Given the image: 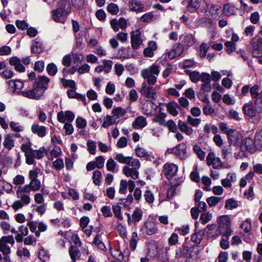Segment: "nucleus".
<instances>
[{"instance_id": "obj_56", "label": "nucleus", "mask_w": 262, "mask_h": 262, "mask_svg": "<svg viewBox=\"0 0 262 262\" xmlns=\"http://www.w3.org/2000/svg\"><path fill=\"white\" fill-rule=\"evenodd\" d=\"M221 200V198L212 196L208 198L206 200V201L209 207H212L216 205Z\"/></svg>"}, {"instance_id": "obj_45", "label": "nucleus", "mask_w": 262, "mask_h": 262, "mask_svg": "<svg viewBox=\"0 0 262 262\" xmlns=\"http://www.w3.org/2000/svg\"><path fill=\"white\" fill-rule=\"evenodd\" d=\"M166 117V115L165 113H161L153 118L152 121L154 122L158 123L161 125L164 126L166 124V121L165 120Z\"/></svg>"}, {"instance_id": "obj_54", "label": "nucleus", "mask_w": 262, "mask_h": 262, "mask_svg": "<svg viewBox=\"0 0 262 262\" xmlns=\"http://www.w3.org/2000/svg\"><path fill=\"white\" fill-rule=\"evenodd\" d=\"M202 182L204 185L203 189L209 191L211 190L210 185L211 184V179L207 176H203L202 178Z\"/></svg>"}, {"instance_id": "obj_50", "label": "nucleus", "mask_w": 262, "mask_h": 262, "mask_svg": "<svg viewBox=\"0 0 262 262\" xmlns=\"http://www.w3.org/2000/svg\"><path fill=\"white\" fill-rule=\"evenodd\" d=\"M102 173L100 170H96L94 171L93 180L94 183L96 185H100L101 182Z\"/></svg>"}, {"instance_id": "obj_3", "label": "nucleus", "mask_w": 262, "mask_h": 262, "mask_svg": "<svg viewBox=\"0 0 262 262\" xmlns=\"http://www.w3.org/2000/svg\"><path fill=\"white\" fill-rule=\"evenodd\" d=\"M140 166L141 164L138 159L133 160L131 163L123 167V173L127 177L136 180L139 178V169Z\"/></svg>"}, {"instance_id": "obj_35", "label": "nucleus", "mask_w": 262, "mask_h": 262, "mask_svg": "<svg viewBox=\"0 0 262 262\" xmlns=\"http://www.w3.org/2000/svg\"><path fill=\"white\" fill-rule=\"evenodd\" d=\"M254 145L257 149H262V129L256 133L254 136Z\"/></svg>"}, {"instance_id": "obj_20", "label": "nucleus", "mask_w": 262, "mask_h": 262, "mask_svg": "<svg viewBox=\"0 0 262 262\" xmlns=\"http://www.w3.org/2000/svg\"><path fill=\"white\" fill-rule=\"evenodd\" d=\"M50 79L46 76H40L38 77L34 82V84L39 89L43 90L45 92L48 87V83Z\"/></svg>"}, {"instance_id": "obj_38", "label": "nucleus", "mask_w": 262, "mask_h": 262, "mask_svg": "<svg viewBox=\"0 0 262 262\" xmlns=\"http://www.w3.org/2000/svg\"><path fill=\"white\" fill-rule=\"evenodd\" d=\"M201 5V0H190L187 5V9L190 12H194Z\"/></svg>"}, {"instance_id": "obj_34", "label": "nucleus", "mask_w": 262, "mask_h": 262, "mask_svg": "<svg viewBox=\"0 0 262 262\" xmlns=\"http://www.w3.org/2000/svg\"><path fill=\"white\" fill-rule=\"evenodd\" d=\"M69 253L72 260H77L80 256L81 253L78 248L75 246H71L69 248Z\"/></svg>"}, {"instance_id": "obj_14", "label": "nucleus", "mask_w": 262, "mask_h": 262, "mask_svg": "<svg viewBox=\"0 0 262 262\" xmlns=\"http://www.w3.org/2000/svg\"><path fill=\"white\" fill-rule=\"evenodd\" d=\"M178 170L177 165L173 163H165L163 167V172L165 177L170 180L173 176H174Z\"/></svg>"}, {"instance_id": "obj_60", "label": "nucleus", "mask_w": 262, "mask_h": 262, "mask_svg": "<svg viewBox=\"0 0 262 262\" xmlns=\"http://www.w3.org/2000/svg\"><path fill=\"white\" fill-rule=\"evenodd\" d=\"M47 71L50 76H54L57 72L56 66L53 63L48 64L47 66Z\"/></svg>"}, {"instance_id": "obj_28", "label": "nucleus", "mask_w": 262, "mask_h": 262, "mask_svg": "<svg viewBox=\"0 0 262 262\" xmlns=\"http://www.w3.org/2000/svg\"><path fill=\"white\" fill-rule=\"evenodd\" d=\"M31 52L34 54H39L44 51V46L37 38L34 40L32 43Z\"/></svg>"}, {"instance_id": "obj_27", "label": "nucleus", "mask_w": 262, "mask_h": 262, "mask_svg": "<svg viewBox=\"0 0 262 262\" xmlns=\"http://www.w3.org/2000/svg\"><path fill=\"white\" fill-rule=\"evenodd\" d=\"M147 125L146 118L143 116H139L132 123V127L136 129H142Z\"/></svg>"}, {"instance_id": "obj_2", "label": "nucleus", "mask_w": 262, "mask_h": 262, "mask_svg": "<svg viewBox=\"0 0 262 262\" xmlns=\"http://www.w3.org/2000/svg\"><path fill=\"white\" fill-rule=\"evenodd\" d=\"M160 72V66L156 63L142 69L141 71V76L145 80L143 82H146L148 84H155Z\"/></svg>"}, {"instance_id": "obj_1", "label": "nucleus", "mask_w": 262, "mask_h": 262, "mask_svg": "<svg viewBox=\"0 0 262 262\" xmlns=\"http://www.w3.org/2000/svg\"><path fill=\"white\" fill-rule=\"evenodd\" d=\"M28 186H19L16 191L17 197L19 200L15 201L12 207L16 211L25 206L28 205L31 201L30 192Z\"/></svg>"}, {"instance_id": "obj_58", "label": "nucleus", "mask_w": 262, "mask_h": 262, "mask_svg": "<svg viewBox=\"0 0 262 262\" xmlns=\"http://www.w3.org/2000/svg\"><path fill=\"white\" fill-rule=\"evenodd\" d=\"M225 46L226 52L229 54L234 52L236 49V45L232 41H228L225 42Z\"/></svg>"}, {"instance_id": "obj_26", "label": "nucleus", "mask_w": 262, "mask_h": 262, "mask_svg": "<svg viewBox=\"0 0 262 262\" xmlns=\"http://www.w3.org/2000/svg\"><path fill=\"white\" fill-rule=\"evenodd\" d=\"M146 233L149 235L156 233L158 228L156 224L150 220L147 221L144 224Z\"/></svg>"}, {"instance_id": "obj_64", "label": "nucleus", "mask_w": 262, "mask_h": 262, "mask_svg": "<svg viewBox=\"0 0 262 262\" xmlns=\"http://www.w3.org/2000/svg\"><path fill=\"white\" fill-rule=\"evenodd\" d=\"M26 157V162L29 165H31L34 163L35 155L34 154V150L25 155Z\"/></svg>"}, {"instance_id": "obj_53", "label": "nucleus", "mask_w": 262, "mask_h": 262, "mask_svg": "<svg viewBox=\"0 0 262 262\" xmlns=\"http://www.w3.org/2000/svg\"><path fill=\"white\" fill-rule=\"evenodd\" d=\"M145 201L148 204H151L154 202L155 197L153 193L149 190H146L143 194Z\"/></svg>"}, {"instance_id": "obj_4", "label": "nucleus", "mask_w": 262, "mask_h": 262, "mask_svg": "<svg viewBox=\"0 0 262 262\" xmlns=\"http://www.w3.org/2000/svg\"><path fill=\"white\" fill-rule=\"evenodd\" d=\"M244 113L251 118H253V122L258 123L261 119L260 114L262 113V108L259 106L255 107L252 104L246 103L243 107Z\"/></svg>"}, {"instance_id": "obj_32", "label": "nucleus", "mask_w": 262, "mask_h": 262, "mask_svg": "<svg viewBox=\"0 0 262 262\" xmlns=\"http://www.w3.org/2000/svg\"><path fill=\"white\" fill-rule=\"evenodd\" d=\"M178 127L180 130L188 136H190L193 133V129L191 127H189L188 124L181 121L179 120L178 123Z\"/></svg>"}, {"instance_id": "obj_9", "label": "nucleus", "mask_w": 262, "mask_h": 262, "mask_svg": "<svg viewBox=\"0 0 262 262\" xmlns=\"http://www.w3.org/2000/svg\"><path fill=\"white\" fill-rule=\"evenodd\" d=\"M15 243L12 235L3 236L0 238V251L3 255H9L11 252V248L8 244L13 246Z\"/></svg>"}, {"instance_id": "obj_39", "label": "nucleus", "mask_w": 262, "mask_h": 262, "mask_svg": "<svg viewBox=\"0 0 262 262\" xmlns=\"http://www.w3.org/2000/svg\"><path fill=\"white\" fill-rule=\"evenodd\" d=\"M236 9L234 5L230 4H226L224 6L223 13L227 16H230L235 14Z\"/></svg>"}, {"instance_id": "obj_46", "label": "nucleus", "mask_w": 262, "mask_h": 262, "mask_svg": "<svg viewBox=\"0 0 262 262\" xmlns=\"http://www.w3.org/2000/svg\"><path fill=\"white\" fill-rule=\"evenodd\" d=\"M87 149L91 155L96 153L97 143L92 140H89L86 142Z\"/></svg>"}, {"instance_id": "obj_30", "label": "nucleus", "mask_w": 262, "mask_h": 262, "mask_svg": "<svg viewBox=\"0 0 262 262\" xmlns=\"http://www.w3.org/2000/svg\"><path fill=\"white\" fill-rule=\"evenodd\" d=\"M167 112L173 116H176L178 114L177 108H179L178 104L174 101H171L165 104Z\"/></svg>"}, {"instance_id": "obj_22", "label": "nucleus", "mask_w": 262, "mask_h": 262, "mask_svg": "<svg viewBox=\"0 0 262 262\" xmlns=\"http://www.w3.org/2000/svg\"><path fill=\"white\" fill-rule=\"evenodd\" d=\"M254 141L251 138H245L242 139L239 145L242 149L253 152L254 150L253 146Z\"/></svg>"}, {"instance_id": "obj_40", "label": "nucleus", "mask_w": 262, "mask_h": 262, "mask_svg": "<svg viewBox=\"0 0 262 262\" xmlns=\"http://www.w3.org/2000/svg\"><path fill=\"white\" fill-rule=\"evenodd\" d=\"M113 116L115 119L119 120V118L124 116L126 113V111L121 107H117L114 108L112 110Z\"/></svg>"}, {"instance_id": "obj_18", "label": "nucleus", "mask_w": 262, "mask_h": 262, "mask_svg": "<svg viewBox=\"0 0 262 262\" xmlns=\"http://www.w3.org/2000/svg\"><path fill=\"white\" fill-rule=\"evenodd\" d=\"M48 128L43 125L34 123L31 126V131L40 138L45 137L47 134Z\"/></svg>"}, {"instance_id": "obj_24", "label": "nucleus", "mask_w": 262, "mask_h": 262, "mask_svg": "<svg viewBox=\"0 0 262 262\" xmlns=\"http://www.w3.org/2000/svg\"><path fill=\"white\" fill-rule=\"evenodd\" d=\"M100 121H102V127L106 128L109 126L114 124L118 123L119 120L115 119L114 116L107 115L105 116L103 119L99 118L98 119Z\"/></svg>"}, {"instance_id": "obj_29", "label": "nucleus", "mask_w": 262, "mask_h": 262, "mask_svg": "<svg viewBox=\"0 0 262 262\" xmlns=\"http://www.w3.org/2000/svg\"><path fill=\"white\" fill-rule=\"evenodd\" d=\"M3 145L8 150H11L14 146V140L11 134H7L4 137Z\"/></svg>"}, {"instance_id": "obj_37", "label": "nucleus", "mask_w": 262, "mask_h": 262, "mask_svg": "<svg viewBox=\"0 0 262 262\" xmlns=\"http://www.w3.org/2000/svg\"><path fill=\"white\" fill-rule=\"evenodd\" d=\"M143 212L141 208H136L132 215V224L138 222L141 220Z\"/></svg>"}, {"instance_id": "obj_57", "label": "nucleus", "mask_w": 262, "mask_h": 262, "mask_svg": "<svg viewBox=\"0 0 262 262\" xmlns=\"http://www.w3.org/2000/svg\"><path fill=\"white\" fill-rule=\"evenodd\" d=\"M16 254L19 257H24L27 258L30 256V252L26 247L18 249L17 250Z\"/></svg>"}, {"instance_id": "obj_21", "label": "nucleus", "mask_w": 262, "mask_h": 262, "mask_svg": "<svg viewBox=\"0 0 262 262\" xmlns=\"http://www.w3.org/2000/svg\"><path fill=\"white\" fill-rule=\"evenodd\" d=\"M9 63L11 66H14L15 70L18 72L21 73L25 71V67L21 64V59L16 56L9 59Z\"/></svg>"}, {"instance_id": "obj_19", "label": "nucleus", "mask_w": 262, "mask_h": 262, "mask_svg": "<svg viewBox=\"0 0 262 262\" xmlns=\"http://www.w3.org/2000/svg\"><path fill=\"white\" fill-rule=\"evenodd\" d=\"M129 9L131 11L136 13L141 12L144 11V5L140 1L131 0L128 3Z\"/></svg>"}, {"instance_id": "obj_47", "label": "nucleus", "mask_w": 262, "mask_h": 262, "mask_svg": "<svg viewBox=\"0 0 262 262\" xmlns=\"http://www.w3.org/2000/svg\"><path fill=\"white\" fill-rule=\"evenodd\" d=\"M60 82L64 88L69 87L71 89H76V83L73 80H68L62 78L60 79Z\"/></svg>"}, {"instance_id": "obj_33", "label": "nucleus", "mask_w": 262, "mask_h": 262, "mask_svg": "<svg viewBox=\"0 0 262 262\" xmlns=\"http://www.w3.org/2000/svg\"><path fill=\"white\" fill-rule=\"evenodd\" d=\"M106 167L108 171L113 173H117L119 171L117 164L111 158L107 160L106 164Z\"/></svg>"}, {"instance_id": "obj_5", "label": "nucleus", "mask_w": 262, "mask_h": 262, "mask_svg": "<svg viewBox=\"0 0 262 262\" xmlns=\"http://www.w3.org/2000/svg\"><path fill=\"white\" fill-rule=\"evenodd\" d=\"M40 172V169L36 168L34 169L30 170L29 172V179L30 180L29 184L24 185L28 186L29 190L31 191H36L39 190L41 188V182L37 179L38 175Z\"/></svg>"}, {"instance_id": "obj_59", "label": "nucleus", "mask_w": 262, "mask_h": 262, "mask_svg": "<svg viewBox=\"0 0 262 262\" xmlns=\"http://www.w3.org/2000/svg\"><path fill=\"white\" fill-rule=\"evenodd\" d=\"M203 235L201 232H196L191 235V241L195 244H199L201 243Z\"/></svg>"}, {"instance_id": "obj_6", "label": "nucleus", "mask_w": 262, "mask_h": 262, "mask_svg": "<svg viewBox=\"0 0 262 262\" xmlns=\"http://www.w3.org/2000/svg\"><path fill=\"white\" fill-rule=\"evenodd\" d=\"M218 228L222 232L223 236H230L232 231L231 228V221L228 215H223L218 218Z\"/></svg>"}, {"instance_id": "obj_61", "label": "nucleus", "mask_w": 262, "mask_h": 262, "mask_svg": "<svg viewBox=\"0 0 262 262\" xmlns=\"http://www.w3.org/2000/svg\"><path fill=\"white\" fill-rule=\"evenodd\" d=\"M64 166L63 161L62 159L58 158L53 162V167L57 170H60L63 168Z\"/></svg>"}, {"instance_id": "obj_11", "label": "nucleus", "mask_w": 262, "mask_h": 262, "mask_svg": "<svg viewBox=\"0 0 262 262\" xmlns=\"http://www.w3.org/2000/svg\"><path fill=\"white\" fill-rule=\"evenodd\" d=\"M23 96L33 99H39L44 93L43 90L36 86L33 84V89L31 90L24 91L21 92Z\"/></svg>"}, {"instance_id": "obj_62", "label": "nucleus", "mask_w": 262, "mask_h": 262, "mask_svg": "<svg viewBox=\"0 0 262 262\" xmlns=\"http://www.w3.org/2000/svg\"><path fill=\"white\" fill-rule=\"evenodd\" d=\"M259 85L255 84L250 88V93L253 99L257 98L259 95Z\"/></svg>"}, {"instance_id": "obj_12", "label": "nucleus", "mask_w": 262, "mask_h": 262, "mask_svg": "<svg viewBox=\"0 0 262 262\" xmlns=\"http://www.w3.org/2000/svg\"><path fill=\"white\" fill-rule=\"evenodd\" d=\"M206 163L208 166H212L214 169L224 168L221 159L215 156L213 152H209L206 157Z\"/></svg>"}, {"instance_id": "obj_23", "label": "nucleus", "mask_w": 262, "mask_h": 262, "mask_svg": "<svg viewBox=\"0 0 262 262\" xmlns=\"http://www.w3.org/2000/svg\"><path fill=\"white\" fill-rule=\"evenodd\" d=\"M252 55L254 57L259 58L262 56V40L258 39L253 41Z\"/></svg>"}, {"instance_id": "obj_48", "label": "nucleus", "mask_w": 262, "mask_h": 262, "mask_svg": "<svg viewBox=\"0 0 262 262\" xmlns=\"http://www.w3.org/2000/svg\"><path fill=\"white\" fill-rule=\"evenodd\" d=\"M102 62L103 63L102 66L104 70V72L105 73H110L112 69L113 66V61L107 59H103L102 60Z\"/></svg>"}, {"instance_id": "obj_7", "label": "nucleus", "mask_w": 262, "mask_h": 262, "mask_svg": "<svg viewBox=\"0 0 262 262\" xmlns=\"http://www.w3.org/2000/svg\"><path fill=\"white\" fill-rule=\"evenodd\" d=\"M166 154H172L177 158L184 160L187 158V145L184 143L179 144L174 147L167 148Z\"/></svg>"}, {"instance_id": "obj_13", "label": "nucleus", "mask_w": 262, "mask_h": 262, "mask_svg": "<svg viewBox=\"0 0 262 262\" xmlns=\"http://www.w3.org/2000/svg\"><path fill=\"white\" fill-rule=\"evenodd\" d=\"M52 15L55 21L64 24L67 19V12L64 7H59L52 10Z\"/></svg>"}, {"instance_id": "obj_55", "label": "nucleus", "mask_w": 262, "mask_h": 262, "mask_svg": "<svg viewBox=\"0 0 262 262\" xmlns=\"http://www.w3.org/2000/svg\"><path fill=\"white\" fill-rule=\"evenodd\" d=\"M112 209L115 215L118 219L122 220L123 217L121 213V207L118 205H113Z\"/></svg>"}, {"instance_id": "obj_16", "label": "nucleus", "mask_w": 262, "mask_h": 262, "mask_svg": "<svg viewBox=\"0 0 262 262\" xmlns=\"http://www.w3.org/2000/svg\"><path fill=\"white\" fill-rule=\"evenodd\" d=\"M228 140L230 144L234 146L239 145L243 137L238 131L233 129L228 135Z\"/></svg>"}, {"instance_id": "obj_31", "label": "nucleus", "mask_w": 262, "mask_h": 262, "mask_svg": "<svg viewBox=\"0 0 262 262\" xmlns=\"http://www.w3.org/2000/svg\"><path fill=\"white\" fill-rule=\"evenodd\" d=\"M115 159L119 163L126 164V165L131 163L132 161H133V160L136 159L135 158H133L132 157L124 156L122 153L117 154L115 156Z\"/></svg>"}, {"instance_id": "obj_17", "label": "nucleus", "mask_w": 262, "mask_h": 262, "mask_svg": "<svg viewBox=\"0 0 262 262\" xmlns=\"http://www.w3.org/2000/svg\"><path fill=\"white\" fill-rule=\"evenodd\" d=\"M184 51V47L182 43H177L173 45L171 50L167 54V57L172 59L180 56Z\"/></svg>"}, {"instance_id": "obj_51", "label": "nucleus", "mask_w": 262, "mask_h": 262, "mask_svg": "<svg viewBox=\"0 0 262 262\" xmlns=\"http://www.w3.org/2000/svg\"><path fill=\"white\" fill-rule=\"evenodd\" d=\"M184 44L187 47H191L195 43V38L191 34L184 36L183 39Z\"/></svg>"}, {"instance_id": "obj_49", "label": "nucleus", "mask_w": 262, "mask_h": 262, "mask_svg": "<svg viewBox=\"0 0 262 262\" xmlns=\"http://www.w3.org/2000/svg\"><path fill=\"white\" fill-rule=\"evenodd\" d=\"M212 217V214L210 212L205 211L201 214L200 220L202 224L205 225L211 220Z\"/></svg>"}, {"instance_id": "obj_41", "label": "nucleus", "mask_w": 262, "mask_h": 262, "mask_svg": "<svg viewBox=\"0 0 262 262\" xmlns=\"http://www.w3.org/2000/svg\"><path fill=\"white\" fill-rule=\"evenodd\" d=\"M106 10L112 15H116L119 12V8L117 4L110 3L106 6Z\"/></svg>"}, {"instance_id": "obj_15", "label": "nucleus", "mask_w": 262, "mask_h": 262, "mask_svg": "<svg viewBox=\"0 0 262 262\" xmlns=\"http://www.w3.org/2000/svg\"><path fill=\"white\" fill-rule=\"evenodd\" d=\"M75 118V115L70 111H60L57 115V120L62 123L72 122Z\"/></svg>"}, {"instance_id": "obj_42", "label": "nucleus", "mask_w": 262, "mask_h": 262, "mask_svg": "<svg viewBox=\"0 0 262 262\" xmlns=\"http://www.w3.org/2000/svg\"><path fill=\"white\" fill-rule=\"evenodd\" d=\"M193 151L197 155L198 158L201 161L204 160L205 158L206 154L201 147L197 144L193 146Z\"/></svg>"}, {"instance_id": "obj_63", "label": "nucleus", "mask_w": 262, "mask_h": 262, "mask_svg": "<svg viewBox=\"0 0 262 262\" xmlns=\"http://www.w3.org/2000/svg\"><path fill=\"white\" fill-rule=\"evenodd\" d=\"M203 114L206 116H213L215 110L209 104L204 105L203 108Z\"/></svg>"}, {"instance_id": "obj_52", "label": "nucleus", "mask_w": 262, "mask_h": 262, "mask_svg": "<svg viewBox=\"0 0 262 262\" xmlns=\"http://www.w3.org/2000/svg\"><path fill=\"white\" fill-rule=\"evenodd\" d=\"M138 234L136 232L132 234V237L129 241V248L132 251H134L137 247Z\"/></svg>"}, {"instance_id": "obj_8", "label": "nucleus", "mask_w": 262, "mask_h": 262, "mask_svg": "<svg viewBox=\"0 0 262 262\" xmlns=\"http://www.w3.org/2000/svg\"><path fill=\"white\" fill-rule=\"evenodd\" d=\"M155 84H148L146 82H142L140 93L144 98L150 100L156 99V91L153 86Z\"/></svg>"}, {"instance_id": "obj_36", "label": "nucleus", "mask_w": 262, "mask_h": 262, "mask_svg": "<svg viewBox=\"0 0 262 262\" xmlns=\"http://www.w3.org/2000/svg\"><path fill=\"white\" fill-rule=\"evenodd\" d=\"M9 87L12 89L13 92L16 90H20L24 86V83L20 80H10L8 82Z\"/></svg>"}, {"instance_id": "obj_43", "label": "nucleus", "mask_w": 262, "mask_h": 262, "mask_svg": "<svg viewBox=\"0 0 262 262\" xmlns=\"http://www.w3.org/2000/svg\"><path fill=\"white\" fill-rule=\"evenodd\" d=\"M238 206V203L233 199H229L226 200L225 208L228 210H232L236 208Z\"/></svg>"}, {"instance_id": "obj_44", "label": "nucleus", "mask_w": 262, "mask_h": 262, "mask_svg": "<svg viewBox=\"0 0 262 262\" xmlns=\"http://www.w3.org/2000/svg\"><path fill=\"white\" fill-rule=\"evenodd\" d=\"M10 127L12 131L16 133L23 132L24 129V126L20 123L13 121L10 122Z\"/></svg>"}, {"instance_id": "obj_25", "label": "nucleus", "mask_w": 262, "mask_h": 262, "mask_svg": "<svg viewBox=\"0 0 262 262\" xmlns=\"http://www.w3.org/2000/svg\"><path fill=\"white\" fill-rule=\"evenodd\" d=\"M137 156L140 158H144L146 160H151L153 159V154L151 151H148L145 149L137 147L135 149Z\"/></svg>"}, {"instance_id": "obj_10", "label": "nucleus", "mask_w": 262, "mask_h": 262, "mask_svg": "<svg viewBox=\"0 0 262 262\" xmlns=\"http://www.w3.org/2000/svg\"><path fill=\"white\" fill-rule=\"evenodd\" d=\"M130 42L132 47L134 50H138L143 42L141 32L137 29L132 31L130 33Z\"/></svg>"}]
</instances>
